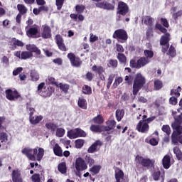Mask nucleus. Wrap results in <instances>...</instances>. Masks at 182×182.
I'll use <instances>...</instances> for the list:
<instances>
[{
	"label": "nucleus",
	"instance_id": "f257e3e1",
	"mask_svg": "<svg viewBox=\"0 0 182 182\" xmlns=\"http://www.w3.org/2000/svg\"><path fill=\"white\" fill-rule=\"evenodd\" d=\"M175 123L172 124L173 132L172 134L171 140L173 144L181 143L182 144V113L177 117H174Z\"/></svg>",
	"mask_w": 182,
	"mask_h": 182
},
{
	"label": "nucleus",
	"instance_id": "f03ea898",
	"mask_svg": "<svg viewBox=\"0 0 182 182\" xmlns=\"http://www.w3.org/2000/svg\"><path fill=\"white\" fill-rule=\"evenodd\" d=\"M146 85V78L141 73H137L135 76L133 85V95L139 93V90Z\"/></svg>",
	"mask_w": 182,
	"mask_h": 182
},
{
	"label": "nucleus",
	"instance_id": "7ed1b4c3",
	"mask_svg": "<svg viewBox=\"0 0 182 182\" xmlns=\"http://www.w3.org/2000/svg\"><path fill=\"white\" fill-rule=\"evenodd\" d=\"M53 92V90L52 87H45V82H41L38 86L37 93L40 96H42V97H50Z\"/></svg>",
	"mask_w": 182,
	"mask_h": 182
},
{
	"label": "nucleus",
	"instance_id": "20e7f679",
	"mask_svg": "<svg viewBox=\"0 0 182 182\" xmlns=\"http://www.w3.org/2000/svg\"><path fill=\"white\" fill-rule=\"evenodd\" d=\"M149 63H150V60L144 57L139 58L136 61L134 60H130V66L134 69H141V68H144V66L149 65Z\"/></svg>",
	"mask_w": 182,
	"mask_h": 182
},
{
	"label": "nucleus",
	"instance_id": "39448f33",
	"mask_svg": "<svg viewBox=\"0 0 182 182\" xmlns=\"http://www.w3.org/2000/svg\"><path fill=\"white\" fill-rule=\"evenodd\" d=\"M112 38H114V39H117L118 42H120L121 43H124V42L127 41L129 36H127V32H126V31L124 29H118L114 32Z\"/></svg>",
	"mask_w": 182,
	"mask_h": 182
},
{
	"label": "nucleus",
	"instance_id": "423d86ee",
	"mask_svg": "<svg viewBox=\"0 0 182 182\" xmlns=\"http://www.w3.org/2000/svg\"><path fill=\"white\" fill-rule=\"evenodd\" d=\"M67 136L71 139H77V137H86V132L81 129L77 128L68 131Z\"/></svg>",
	"mask_w": 182,
	"mask_h": 182
},
{
	"label": "nucleus",
	"instance_id": "0eeeda50",
	"mask_svg": "<svg viewBox=\"0 0 182 182\" xmlns=\"http://www.w3.org/2000/svg\"><path fill=\"white\" fill-rule=\"evenodd\" d=\"M27 109L28 111V114H29V122L31 124H38L39 122L43 119V117L41 115L36 116L33 115L35 113V109L33 107H27Z\"/></svg>",
	"mask_w": 182,
	"mask_h": 182
},
{
	"label": "nucleus",
	"instance_id": "6e6552de",
	"mask_svg": "<svg viewBox=\"0 0 182 182\" xmlns=\"http://www.w3.org/2000/svg\"><path fill=\"white\" fill-rule=\"evenodd\" d=\"M135 161L137 164H141L144 167H153L154 166V160L144 159L139 155L136 156Z\"/></svg>",
	"mask_w": 182,
	"mask_h": 182
},
{
	"label": "nucleus",
	"instance_id": "1a4fd4ad",
	"mask_svg": "<svg viewBox=\"0 0 182 182\" xmlns=\"http://www.w3.org/2000/svg\"><path fill=\"white\" fill-rule=\"evenodd\" d=\"M21 153L23 154H25L29 159V160H32L33 161H35L36 160V154L38 153V148H35L33 149L31 148H24Z\"/></svg>",
	"mask_w": 182,
	"mask_h": 182
},
{
	"label": "nucleus",
	"instance_id": "9d476101",
	"mask_svg": "<svg viewBox=\"0 0 182 182\" xmlns=\"http://www.w3.org/2000/svg\"><path fill=\"white\" fill-rule=\"evenodd\" d=\"M26 32L28 38H38L39 27L38 26H33L31 27L26 26Z\"/></svg>",
	"mask_w": 182,
	"mask_h": 182
},
{
	"label": "nucleus",
	"instance_id": "9b49d317",
	"mask_svg": "<svg viewBox=\"0 0 182 182\" xmlns=\"http://www.w3.org/2000/svg\"><path fill=\"white\" fill-rule=\"evenodd\" d=\"M75 167L77 171H83L87 168V164H86L85 159L79 157L75 160Z\"/></svg>",
	"mask_w": 182,
	"mask_h": 182
},
{
	"label": "nucleus",
	"instance_id": "f8f14e48",
	"mask_svg": "<svg viewBox=\"0 0 182 182\" xmlns=\"http://www.w3.org/2000/svg\"><path fill=\"white\" fill-rule=\"evenodd\" d=\"M136 130L140 133H147L150 127L147 124V121L140 120L136 127Z\"/></svg>",
	"mask_w": 182,
	"mask_h": 182
},
{
	"label": "nucleus",
	"instance_id": "ddd939ff",
	"mask_svg": "<svg viewBox=\"0 0 182 182\" xmlns=\"http://www.w3.org/2000/svg\"><path fill=\"white\" fill-rule=\"evenodd\" d=\"M170 41V33H166L161 38L160 43L162 46H165L162 48V52L166 53L167 52V49L168 47L167 46V43Z\"/></svg>",
	"mask_w": 182,
	"mask_h": 182
},
{
	"label": "nucleus",
	"instance_id": "4468645a",
	"mask_svg": "<svg viewBox=\"0 0 182 182\" xmlns=\"http://www.w3.org/2000/svg\"><path fill=\"white\" fill-rule=\"evenodd\" d=\"M116 181L127 182V178L125 177L123 171L119 168H114Z\"/></svg>",
	"mask_w": 182,
	"mask_h": 182
},
{
	"label": "nucleus",
	"instance_id": "2eb2a0df",
	"mask_svg": "<svg viewBox=\"0 0 182 182\" xmlns=\"http://www.w3.org/2000/svg\"><path fill=\"white\" fill-rule=\"evenodd\" d=\"M68 58L70 60L73 66H75V68H79V66L82 65V60H80L79 58H76V56H75V54L72 53H68Z\"/></svg>",
	"mask_w": 182,
	"mask_h": 182
},
{
	"label": "nucleus",
	"instance_id": "dca6fc26",
	"mask_svg": "<svg viewBox=\"0 0 182 182\" xmlns=\"http://www.w3.org/2000/svg\"><path fill=\"white\" fill-rule=\"evenodd\" d=\"M43 31L41 33V36L43 39H49L52 36V31L50 30V27L48 25L45 24L42 26Z\"/></svg>",
	"mask_w": 182,
	"mask_h": 182
},
{
	"label": "nucleus",
	"instance_id": "f3484780",
	"mask_svg": "<svg viewBox=\"0 0 182 182\" xmlns=\"http://www.w3.org/2000/svg\"><path fill=\"white\" fill-rule=\"evenodd\" d=\"M92 70L93 72H97L101 80H105L106 78L105 77V75H103L105 70V68L100 65H94L92 67Z\"/></svg>",
	"mask_w": 182,
	"mask_h": 182
},
{
	"label": "nucleus",
	"instance_id": "a211bd4d",
	"mask_svg": "<svg viewBox=\"0 0 182 182\" xmlns=\"http://www.w3.org/2000/svg\"><path fill=\"white\" fill-rule=\"evenodd\" d=\"M129 12V6L124 2L120 1L118 4V14L119 15H126Z\"/></svg>",
	"mask_w": 182,
	"mask_h": 182
},
{
	"label": "nucleus",
	"instance_id": "6ab92c4d",
	"mask_svg": "<svg viewBox=\"0 0 182 182\" xmlns=\"http://www.w3.org/2000/svg\"><path fill=\"white\" fill-rule=\"evenodd\" d=\"M6 97L9 100H15L19 97V94L16 91H12L11 90H6Z\"/></svg>",
	"mask_w": 182,
	"mask_h": 182
},
{
	"label": "nucleus",
	"instance_id": "aec40b11",
	"mask_svg": "<svg viewBox=\"0 0 182 182\" xmlns=\"http://www.w3.org/2000/svg\"><path fill=\"white\" fill-rule=\"evenodd\" d=\"M12 180L14 182H22V176L21 171L18 169H14L11 173Z\"/></svg>",
	"mask_w": 182,
	"mask_h": 182
},
{
	"label": "nucleus",
	"instance_id": "412c9836",
	"mask_svg": "<svg viewBox=\"0 0 182 182\" xmlns=\"http://www.w3.org/2000/svg\"><path fill=\"white\" fill-rule=\"evenodd\" d=\"M162 164L164 168L168 170V168H170L171 166V159L170 158V156L165 155L162 159Z\"/></svg>",
	"mask_w": 182,
	"mask_h": 182
},
{
	"label": "nucleus",
	"instance_id": "4be33fe9",
	"mask_svg": "<svg viewBox=\"0 0 182 182\" xmlns=\"http://www.w3.org/2000/svg\"><path fill=\"white\" fill-rule=\"evenodd\" d=\"M102 143L100 141H96L88 149V153H95V151L102 146Z\"/></svg>",
	"mask_w": 182,
	"mask_h": 182
},
{
	"label": "nucleus",
	"instance_id": "5701e85b",
	"mask_svg": "<svg viewBox=\"0 0 182 182\" xmlns=\"http://www.w3.org/2000/svg\"><path fill=\"white\" fill-rule=\"evenodd\" d=\"M26 50H28V52H34L36 55H41V50L36 47V46L33 44H28L26 46Z\"/></svg>",
	"mask_w": 182,
	"mask_h": 182
},
{
	"label": "nucleus",
	"instance_id": "b1692460",
	"mask_svg": "<svg viewBox=\"0 0 182 182\" xmlns=\"http://www.w3.org/2000/svg\"><path fill=\"white\" fill-rule=\"evenodd\" d=\"M152 177L154 181H159L161 178V182H164V174L161 175L160 171L154 172Z\"/></svg>",
	"mask_w": 182,
	"mask_h": 182
},
{
	"label": "nucleus",
	"instance_id": "393cba45",
	"mask_svg": "<svg viewBox=\"0 0 182 182\" xmlns=\"http://www.w3.org/2000/svg\"><path fill=\"white\" fill-rule=\"evenodd\" d=\"M43 156H45V149L43 148H38L36 154V160H37V161H41V160L43 159Z\"/></svg>",
	"mask_w": 182,
	"mask_h": 182
},
{
	"label": "nucleus",
	"instance_id": "a878e982",
	"mask_svg": "<svg viewBox=\"0 0 182 182\" xmlns=\"http://www.w3.org/2000/svg\"><path fill=\"white\" fill-rule=\"evenodd\" d=\"M172 11L173 12V14H172V18L175 21L178 18H180L181 16H182V10H179V11H177V7H173Z\"/></svg>",
	"mask_w": 182,
	"mask_h": 182
},
{
	"label": "nucleus",
	"instance_id": "bb28decb",
	"mask_svg": "<svg viewBox=\"0 0 182 182\" xmlns=\"http://www.w3.org/2000/svg\"><path fill=\"white\" fill-rule=\"evenodd\" d=\"M53 152L55 156H58L59 157H62L63 156V152L62 151V148L59 146V144H55V146L53 147Z\"/></svg>",
	"mask_w": 182,
	"mask_h": 182
},
{
	"label": "nucleus",
	"instance_id": "cd10ccee",
	"mask_svg": "<svg viewBox=\"0 0 182 182\" xmlns=\"http://www.w3.org/2000/svg\"><path fill=\"white\" fill-rule=\"evenodd\" d=\"M77 105L81 109L86 110L87 109V102L85 98H79Z\"/></svg>",
	"mask_w": 182,
	"mask_h": 182
},
{
	"label": "nucleus",
	"instance_id": "c85d7f7f",
	"mask_svg": "<svg viewBox=\"0 0 182 182\" xmlns=\"http://www.w3.org/2000/svg\"><path fill=\"white\" fill-rule=\"evenodd\" d=\"M31 58H33V53L29 51H23L21 52V60L31 59Z\"/></svg>",
	"mask_w": 182,
	"mask_h": 182
},
{
	"label": "nucleus",
	"instance_id": "c756f323",
	"mask_svg": "<svg viewBox=\"0 0 182 182\" xmlns=\"http://www.w3.org/2000/svg\"><path fill=\"white\" fill-rule=\"evenodd\" d=\"M153 21H154V19L149 16H144L142 19V22L148 26H151V25H153Z\"/></svg>",
	"mask_w": 182,
	"mask_h": 182
},
{
	"label": "nucleus",
	"instance_id": "7c9ffc66",
	"mask_svg": "<svg viewBox=\"0 0 182 182\" xmlns=\"http://www.w3.org/2000/svg\"><path fill=\"white\" fill-rule=\"evenodd\" d=\"M30 76L33 82H38L39 80V73L35 70L31 71Z\"/></svg>",
	"mask_w": 182,
	"mask_h": 182
},
{
	"label": "nucleus",
	"instance_id": "2f4dec72",
	"mask_svg": "<svg viewBox=\"0 0 182 182\" xmlns=\"http://www.w3.org/2000/svg\"><path fill=\"white\" fill-rule=\"evenodd\" d=\"M117 122H120L124 116V109H117L115 112Z\"/></svg>",
	"mask_w": 182,
	"mask_h": 182
},
{
	"label": "nucleus",
	"instance_id": "473e14b6",
	"mask_svg": "<svg viewBox=\"0 0 182 182\" xmlns=\"http://www.w3.org/2000/svg\"><path fill=\"white\" fill-rule=\"evenodd\" d=\"M107 127H105V131L109 132V130H112L116 127V121L110 120L107 122Z\"/></svg>",
	"mask_w": 182,
	"mask_h": 182
},
{
	"label": "nucleus",
	"instance_id": "72a5a7b5",
	"mask_svg": "<svg viewBox=\"0 0 182 182\" xmlns=\"http://www.w3.org/2000/svg\"><path fill=\"white\" fill-rule=\"evenodd\" d=\"M17 9L20 14V15H25L26 12H28V9L23 4H18Z\"/></svg>",
	"mask_w": 182,
	"mask_h": 182
},
{
	"label": "nucleus",
	"instance_id": "f704fd0d",
	"mask_svg": "<svg viewBox=\"0 0 182 182\" xmlns=\"http://www.w3.org/2000/svg\"><path fill=\"white\" fill-rule=\"evenodd\" d=\"M173 153L174 154H176V158L178 159V160L182 161V152L180 150V148H178V146H176L173 148Z\"/></svg>",
	"mask_w": 182,
	"mask_h": 182
},
{
	"label": "nucleus",
	"instance_id": "c9c22d12",
	"mask_svg": "<svg viewBox=\"0 0 182 182\" xmlns=\"http://www.w3.org/2000/svg\"><path fill=\"white\" fill-rule=\"evenodd\" d=\"M144 58L148 59V60H150L153 56H154V53L151 50H145L144 51Z\"/></svg>",
	"mask_w": 182,
	"mask_h": 182
},
{
	"label": "nucleus",
	"instance_id": "e433bc0d",
	"mask_svg": "<svg viewBox=\"0 0 182 182\" xmlns=\"http://www.w3.org/2000/svg\"><path fill=\"white\" fill-rule=\"evenodd\" d=\"M117 58L119 62H120L121 63H123L124 65V63H126V62L127 60L126 55H124V54H123V53H119L117 55Z\"/></svg>",
	"mask_w": 182,
	"mask_h": 182
},
{
	"label": "nucleus",
	"instance_id": "4c0bfd02",
	"mask_svg": "<svg viewBox=\"0 0 182 182\" xmlns=\"http://www.w3.org/2000/svg\"><path fill=\"white\" fill-rule=\"evenodd\" d=\"M180 92H181V87L178 86L177 90H171V96H176V97H180Z\"/></svg>",
	"mask_w": 182,
	"mask_h": 182
},
{
	"label": "nucleus",
	"instance_id": "58836bf2",
	"mask_svg": "<svg viewBox=\"0 0 182 182\" xmlns=\"http://www.w3.org/2000/svg\"><path fill=\"white\" fill-rule=\"evenodd\" d=\"M56 86L57 87H60V89L63 90V92H65V93L69 90V85L67 84L57 83Z\"/></svg>",
	"mask_w": 182,
	"mask_h": 182
},
{
	"label": "nucleus",
	"instance_id": "ea45409f",
	"mask_svg": "<svg viewBox=\"0 0 182 182\" xmlns=\"http://www.w3.org/2000/svg\"><path fill=\"white\" fill-rule=\"evenodd\" d=\"M122 82H123V77H116L112 85L113 89H116V87H117V86H119V85H120V83H122Z\"/></svg>",
	"mask_w": 182,
	"mask_h": 182
},
{
	"label": "nucleus",
	"instance_id": "a19ab883",
	"mask_svg": "<svg viewBox=\"0 0 182 182\" xmlns=\"http://www.w3.org/2000/svg\"><path fill=\"white\" fill-rule=\"evenodd\" d=\"M85 9H86V6L82 5V4H78L75 6V11L77 14H83L85 12Z\"/></svg>",
	"mask_w": 182,
	"mask_h": 182
},
{
	"label": "nucleus",
	"instance_id": "79ce46f5",
	"mask_svg": "<svg viewBox=\"0 0 182 182\" xmlns=\"http://www.w3.org/2000/svg\"><path fill=\"white\" fill-rule=\"evenodd\" d=\"M58 171L62 174H65L66 173V164L63 162L58 165Z\"/></svg>",
	"mask_w": 182,
	"mask_h": 182
},
{
	"label": "nucleus",
	"instance_id": "37998d69",
	"mask_svg": "<svg viewBox=\"0 0 182 182\" xmlns=\"http://www.w3.org/2000/svg\"><path fill=\"white\" fill-rule=\"evenodd\" d=\"M91 132L95 133H100L102 132V126L100 125H92L90 127Z\"/></svg>",
	"mask_w": 182,
	"mask_h": 182
},
{
	"label": "nucleus",
	"instance_id": "c03bdc74",
	"mask_svg": "<svg viewBox=\"0 0 182 182\" xmlns=\"http://www.w3.org/2000/svg\"><path fill=\"white\" fill-rule=\"evenodd\" d=\"M114 74H111L109 75V77L107 79V89H110V87L112 86V83H113V80H114Z\"/></svg>",
	"mask_w": 182,
	"mask_h": 182
},
{
	"label": "nucleus",
	"instance_id": "a18cd8bd",
	"mask_svg": "<svg viewBox=\"0 0 182 182\" xmlns=\"http://www.w3.org/2000/svg\"><path fill=\"white\" fill-rule=\"evenodd\" d=\"M94 123H96L97 124H102L105 122L103 119V117L102 115H97L93 119Z\"/></svg>",
	"mask_w": 182,
	"mask_h": 182
},
{
	"label": "nucleus",
	"instance_id": "49530a36",
	"mask_svg": "<svg viewBox=\"0 0 182 182\" xmlns=\"http://www.w3.org/2000/svg\"><path fill=\"white\" fill-rule=\"evenodd\" d=\"M161 87H163V82H161V81L159 80H156L154 81V89L156 90H160Z\"/></svg>",
	"mask_w": 182,
	"mask_h": 182
},
{
	"label": "nucleus",
	"instance_id": "de8ad7c7",
	"mask_svg": "<svg viewBox=\"0 0 182 182\" xmlns=\"http://www.w3.org/2000/svg\"><path fill=\"white\" fill-rule=\"evenodd\" d=\"M167 55H169V56H171V58H174V56H176V48L173 46H170Z\"/></svg>",
	"mask_w": 182,
	"mask_h": 182
},
{
	"label": "nucleus",
	"instance_id": "09e8293b",
	"mask_svg": "<svg viewBox=\"0 0 182 182\" xmlns=\"http://www.w3.org/2000/svg\"><path fill=\"white\" fill-rule=\"evenodd\" d=\"M0 141L1 143H6L8 141V134L5 132L0 134Z\"/></svg>",
	"mask_w": 182,
	"mask_h": 182
},
{
	"label": "nucleus",
	"instance_id": "8fccbe9b",
	"mask_svg": "<svg viewBox=\"0 0 182 182\" xmlns=\"http://www.w3.org/2000/svg\"><path fill=\"white\" fill-rule=\"evenodd\" d=\"M46 127L48 129V130H51L52 132H55L56 130V124L52 123V122H48L46 124Z\"/></svg>",
	"mask_w": 182,
	"mask_h": 182
},
{
	"label": "nucleus",
	"instance_id": "3c124183",
	"mask_svg": "<svg viewBox=\"0 0 182 182\" xmlns=\"http://www.w3.org/2000/svg\"><path fill=\"white\" fill-rule=\"evenodd\" d=\"M162 131L166 133V136H170L171 133V129H170V126L168 125H164L162 127Z\"/></svg>",
	"mask_w": 182,
	"mask_h": 182
},
{
	"label": "nucleus",
	"instance_id": "603ef678",
	"mask_svg": "<svg viewBox=\"0 0 182 182\" xmlns=\"http://www.w3.org/2000/svg\"><path fill=\"white\" fill-rule=\"evenodd\" d=\"M57 137H63L65 136V129L63 128H58L56 130Z\"/></svg>",
	"mask_w": 182,
	"mask_h": 182
},
{
	"label": "nucleus",
	"instance_id": "864d4df0",
	"mask_svg": "<svg viewBox=\"0 0 182 182\" xmlns=\"http://www.w3.org/2000/svg\"><path fill=\"white\" fill-rule=\"evenodd\" d=\"M82 93H84V95H90V93H92V88L87 85H85L82 87Z\"/></svg>",
	"mask_w": 182,
	"mask_h": 182
},
{
	"label": "nucleus",
	"instance_id": "5fc2aeb1",
	"mask_svg": "<svg viewBox=\"0 0 182 182\" xmlns=\"http://www.w3.org/2000/svg\"><path fill=\"white\" fill-rule=\"evenodd\" d=\"M64 2H65V0H55L57 9L58 11H60V9H62V6H63Z\"/></svg>",
	"mask_w": 182,
	"mask_h": 182
},
{
	"label": "nucleus",
	"instance_id": "6e6d98bb",
	"mask_svg": "<svg viewBox=\"0 0 182 182\" xmlns=\"http://www.w3.org/2000/svg\"><path fill=\"white\" fill-rule=\"evenodd\" d=\"M85 141L82 139H77L75 141V146L77 149H81L83 147Z\"/></svg>",
	"mask_w": 182,
	"mask_h": 182
},
{
	"label": "nucleus",
	"instance_id": "4d7b16f0",
	"mask_svg": "<svg viewBox=\"0 0 182 182\" xmlns=\"http://www.w3.org/2000/svg\"><path fill=\"white\" fill-rule=\"evenodd\" d=\"M108 66L109 68H117V61L116 60H109Z\"/></svg>",
	"mask_w": 182,
	"mask_h": 182
},
{
	"label": "nucleus",
	"instance_id": "13d9d810",
	"mask_svg": "<svg viewBox=\"0 0 182 182\" xmlns=\"http://www.w3.org/2000/svg\"><path fill=\"white\" fill-rule=\"evenodd\" d=\"M90 171L94 173V174H97V173L100 171V166H94L92 168H91Z\"/></svg>",
	"mask_w": 182,
	"mask_h": 182
},
{
	"label": "nucleus",
	"instance_id": "bf43d9fd",
	"mask_svg": "<svg viewBox=\"0 0 182 182\" xmlns=\"http://www.w3.org/2000/svg\"><path fill=\"white\" fill-rule=\"evenodd\" d=\"M85 161H87V163H88V164H90V166H92V164H95V159H92V157H90V156L87 155L85 156Z\"/></svg>",
	"mask_w": 182,
	"mask_h": 182
},
{
	"label": "nucleus",
	"instance_id": "052dcab7",
	"mask_svg": "<svg viewBox=\"0 0 182 182\" xmlns=\"http://www.w3.org/2000/svg\"><path fill=\"white\" fill-rule=\"evenodd\" d=\"M90 42H91V43H93L96 42V41L99 40V38L96 35H93V33H90Z\"/></svg>",
	"mask_w": 182,
	"mask_h": 182
},
{
	"label": "nucleus",
	"instance_id": "680f3d73",
	"mask_svg": "<svg viewBox=\"0 0 182 182\" xmlns=\"http://www.w3.org/2000/svg\"><path fill=\"white\" fill-rule=\"evenodd\" d=\"M125 82L128 83V85H132L133 83V76L132 75H126L125 76Z\"/></svg>",
	"mask_w": 182,
	"mask_h": 182
},
{
	"label": "nucleus",
	"instance_id": "e2e57ef3",
	"mask_svg": "<svg viewBox=\"0 0 182 182\" xmlns=\"http://www.w3.org/2000/svg\"><path fill=\"white\" fill-rule=\"evenodd\" d=\"M22 70H23V68L21 67H18L16 69H15L13 71V75L14 76H18V75H19V73H21V72H22Z\"/></svg>",
	"mask_w": 182,
	"mask_h": 182
},
{
	"label": "nucleus",
	"instance_id": "0e129e2a",
	"mask_svg": "<svg viewBox=\"0 0 182 182\" xmlns=\"http://www.w3.org/2000/svg\"><path fill=\"white\" fill-rule=\"evenodd\" d=\"M31 180L33 182H41V177L39 174H34L32 176Z\"/></svg>",
	"mask_w": 182,
	"mask_h": 182
},
{
	"label": "nucleus",
	"instance_id": "69168bd1",
	"mask_svg": "<svg viewBox=\"0 0 182 182\" xmlns=\"http://www.w3.org/2000/svg\"><path fill=\"white\" fill-rule=\"evenodd\" d=\"M55 42L57 45H59V43H63V38L60 35H56L55 36Z\"/></svg>",
	"mask_w": 182,
	"mask_h": 182
},
{
	"label": "nucleus",
	"instance_id": "338daca9",
	"mask_svg": "<svg viewBox=\"0 0 182 182\" xmlns=\"http://www.w3.org/2000/svg\"><path fill=\"white\" fill-rule=\"evenodd\" d=\"M57 45L60 50H62L63 52H66V46H65V43L63 42Z\"/></svg>",
	"mask_w": 182,
	"mask_h": 182
},
{
	"label": "nucleus",
	"instance_id": "774afa93",
	"mask_svg": "<svg viewBox=\"0 0 182 182\" xmlns=\"http://www.w3.org/2000/svg\"><path fill=\"white\" fill-rule=\"evenodd\" d=\"M169 103H170L171 105H177V97H171L169 99Z\"/></svg>",
	"mask_w": 182,
	"mask_h": 182
}]
</instances>
